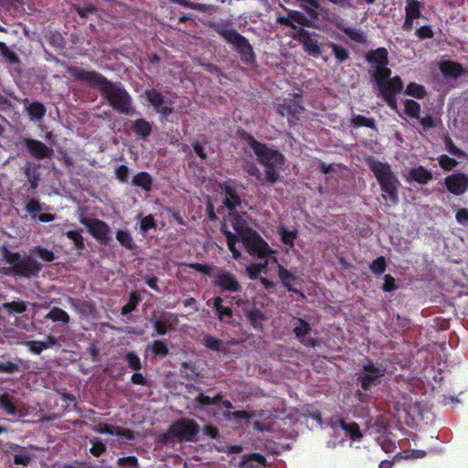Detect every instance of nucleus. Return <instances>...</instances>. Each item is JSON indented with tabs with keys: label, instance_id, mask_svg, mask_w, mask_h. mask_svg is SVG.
Wrapping results in <instances>:
<instances>
[{
	"label": "nucleus",
	"instance_id": "obj_3",
	"mask_svg": "<svg viewBox=\"0 0 468 468\" xmlns=\"http://www.w3.org/2000/svg\"><path fill=\"white\" fill-rule=\"evenodd\" d=\"M188 266L190 269H193L213 279V286L219 288L222 292H242V286L237 276L229 271L225 270L224 268L199 262L190 263Z\"/></svg>",
	"mask_w": 468,
	"mask_h": 468
},
{
	"label": "nucleus",
	"instance_id": "obj_49",
	"mask_svg": "<svg viewBox=\"0 0 468 468\" xmlns=\"http://www.w3.org/2000/svg\"><path fill=\"white\" fill-rule=\"evenodd\" d=\"M289 13L292 25L298 24L302 27H310L312 25L310 19H308L302 12L290 10Z\"/></svg>",
	"mask_w": 468,
	"mask_h": 468
},
{
	"label": "nucleus",
	"instance_id": "obj_60",
	"mask_svg": "<svg viewBox=\"0 0 468 468\" xmlns=\"http://www.w3.org/2000/svg\"><path fill=\"white\" fill-rule=\"evenodd\" d=\"M115 176L121 183H126L128 181L130 169L125 165H121L115 168Z\"/></svg>",
	"mask_w": 468,
	"mask_h": 468
},
{
	"label": "nucleus",
	"instance_id": "obj_56",
	"mask_svg": "<svg viewBox=\"0 0 468 468\" xmlns=\"http://www.w3.org/2000/svg\"><path fill=\"white\" fill-rule=\"evenodd\" d=\"M265 268H266V264L254 263V264H250V266H248L246 268V271H247V273H248V276L250 277V279L256 280L259 278V275Z\"/></svg>",
	"mask_w": 468,
	"mask_h": 468
},
{
	"label": "nucleus",
	"instance_id": "obj_45",
	"mask_svg": "<svg viewBox=\"0 0 468 468\" xmlns=\"http://www.w3.org/2000/svg\"><path fill=\"white\" fill-rule=\"evenodd\" d=\"M68 303L71 308L77 311L80 314H83L82 308L91 311L93 309V304L88 301H81L78 298L69 297L67 300Z\"/></svg>",
	"mask_w": 468,
	"mask_h": 468
},
{
	"label": "nucleus",
	"instance_id": "obj_44",
	"mask_svg": "<svg viewBox=\"0 0 468 468\" xmlns=\"http://www.w3.org/2000/svg\"><path fill=\"white\" fill-rule=\"evenodd\" d=\"M327 46L332 49L333 54L340 63L349 58V52L344 47L337 45L334 42H329Z\"/></svg>",
	"mask_w": 468,
	"mask_h": 468
},
{
	"label": "nucleus",
	"instance_id": "obj_31",
	"mask_svg": "<svg viewBox=\"0 0 468 468\" xmlns=\"http://www.w3.org/2000/svg\"><path fill=\"white\" fill-rule=\"evenodd\" d=\"M292 325L293 333L299 340L304 338L312 331L310 324L302 318H294Z\"/></svg>",
	"mask_w": 468,
	"mask_h": 468
},
{
	"label": "nucleus",
	"instance_id": "obj_46",
	"mask_svg": "<svg viewBox=\"0 0 468 468\" xmlns=\"http://www.w3.org/2000/svg\"><path fill=\"white\" fill-rule=\"evenodd\" d=\"M252 461L264 463L265 458L261 453L245 454L242 456L239 465L241 468H252Z\"/></svg>",
	"mask_w": 468,
	"mask_h": 468
},
{
	"label": "nucleus",
	"instance_id": "obj_17",
	"mask_svg": "<svg viewBox=\"0 0 468 468\" xmlns=\"http://www.w3.org/2000/svg\"><path fill=\"white\" fill-rule=\"evenodd\" d=\"M144 93L147 101L154 106V110L158 113H161L165 117L172 114V101H165L163 94L159 90L156 89H150L146 90Z\"/></svg>",
	"mask_w": 468,
	"mask_h": 468
},
{
	"label": "nucleus",
	"instance_id": "obj_48",
	"mask_svg": "<svg viewBox=\"0 0 468 468\" xmlns=\"http://www.w3.org/2000/svg\"><path fill=\"white\" fill-rule=\"evenodd\" d=\"M66 237L70 239L78 250L85 249L84 239L82 235L78 230H69L65 233Z\"/></svg>",
	"mask_w": 468,
	"mask_h": 468
},
{
	"label": "nucleus",
	"instance_id": "obj_11",
	"mask_svg": "<svg viewBox=\"0 0 468 468\" xmlns=\"http://www.w3.org/2000/svg\"><path fill=\"white\" fill-rule=\"evenodd\" d=\"M292 39L298 41L305 52L310 56L317 58L321 56L322 50L318 43V34L314 31H309L303 27H299L292 35Z\"/></svg>",
	"mask_w": 468,
	"mask_h": 468
},
{
	"label": "nucleus",
	"instance_id": "obj_62",
	"mask_svg": "<svg viewBox=\"0 0 468 468\" xmlns=\"http://www.w3.org/2000/svg\"><path fill=\"white\" fill-rule=\"evenodd\" d=\"M167 322L161 319H155L153 321V327L158 335H165L168 331Z\"/></svg>",
	"mask_w": 468,
	"mask_h": 468
},
{
	"label": "nucleus",
	"instance_id": "obj_26",
	"mask_svg": "<svg viewBox=\"0 0 468 468\" xmlns=\"http://www.w3.org/2000/svg\"><path fill=\"white\" fill-rule=\"evenodd\" d=\"M133 132L140 138L145 140L153 132L152 123L143 118H139L133 122Z\"/></svg>",
	"mask_w": 468,
	"mask_h": 468
},
{
	"label": "nucleus",
	"instance_id": "obj_63",
	"mask_svg": "<svg viewBox=\"0 0 468 468\" xmlns=\"http://www.w3.org/2000/svg\"><path fill=\"white\" fill-rule=\"evenodd\" d=\"M117 465L119 467H137L138 466V459L135 456H126L121 457L117 460Z\"/></svg>",
	"mask_w": 468,
	"mask_h": 468
},
{
	"label": "nucleus",
	"instance_id": "obj_52",
	"mask_svg": "<svg viewBox=\"0 0 468 468\" xmlns=\"http://www.w3.org/2000/svg\"><path fill=\"white\" fill-rule=\"evenodd\" d=\"M31 254L36 255L37 257L40 258L41 260L47 262H51L55 259V255L52 250H49L42 247H36L33 250H31Z\"/></svg>",
	"mask_w": 468,
	"mask_h": 468
},
{
	"label": "nucleus",
	"instance_id": "obj_23",
	"mask_svg": "<svg viewBox=\"0 0 468 468\" xmlns=\"http://www.w3.org/2000/svg\"><path fill=\"white\" fill-rule=\"evenodd\" d=\"M407 179L421 185H427L432 179V173L426 167L419 165L410 169Z\"/></svg>",
	"mask_w": 468,
	"mask_h": 468
},
{
	"label": "nucleus",
	"instance_id": "obj_7",
	"mask_svg": "<svg viewBox=\"0 0 468 468\" xmlns=\"http://www.w3.org/2000/svg\"><path fill=\"white\" fill-rule=\"evenodd\" d=\"M199 430V425L194 420L180 419L170 426L164 438L165 441L173 438L179 441H194Z\"/></svg>",
	"mask_w": 468,
	"mask_h": 468
},
{
	"label": "nucleus",
	"instance_id": "obj_4",
	"mask_svg": "<svg viewBox=\"0 0 468 468\" xmlns=\"http://www.w3.org/2000/svg\"><path fill=\"white\" fill-rule=\"evenodd\" d=\"M369 167L383 192V198L388 199L393 205L398 204L400 182L392 171L390 165L380 161H372Z\"/></svg>",
	"mask_w": 468,
	"mask_h": 468
},
{
	"label": "nucleus",
	"instance_id": "obj_22",
	"mask_svg": "<svg viewBox=\"0 0 468 468\" xmlns=\"http://www.w3.org/2000/svg\"><path fill=\"white\" fill-rule=\"evenodd\" d=\"M229 220L233 227L237 237L239 239L247 233V230H251L252 229L248 226L246 219L243 216L236 211H231L229 214Z\"/></svg>",
	"mask_w": 468,
	"mask_h": 468
},
{
	"label": "nucleus",
	"instance_id": "obj_33",
	"mask_svg": "<svg viewBox=\"0 0 468 468\" xmlns=\"http://www.w3.org/2000/svg\"><path fill=\"white\" fill-rule=\"evenodd\" d=\"M340 428L345 431L353 441L360 440L363 434L360 431L359 425L356 422H346L343 419L339 420Z\"/></svg>",
	"mask_w": 468,
	"mask_h": 468
},
{
	"label": "nucleus",
	"instance_id": "obj_39",
	"mask_svg": "<svg viewBox=\"0 0 468 468\" xmlns=\"http://www.w3.org/2000/svg\"><path fill=\"white\" fill-rule=\"evenodd\" d=\"M123 360L127 363L128 368L133 371H140L143 368L141 358L134 351H126Z\"/></svg>",
	"mask_w": 468,
	"mask_h": 468
},
{
	"label": "nucleus",
	"instance_id": "obj_58",
	"mask_svg": "<svg viewBox=\"0 0 468 468\" xmlns=\"http://www.w3.org/2000/svg\"><path fill=\"white\" fill-rule=\"evenodd\" d=\"M415 36L420 39L432 38L434 37V32L431 26L425 25L416 29Z\"/></svg>",
	"mask_w": 468,
	"mask_h": 468
},
{
	"label": "nucleus",
	"instance_id": "obj_30",
	"mask_svg": "<svg viewBox=\"0 0 468 468\" xmlns=\"http://www.w3.org/2000/svg\"><path fill=\"white\" fill-rule=\"evenodd\" d=\"M132 185L141 187L145 192H150L153 186V177L148 172H139L133 176Z\"/></svg>",
	"mask_w": 468,
	"mask_h": 468
},
{
	"label": "nucleus",
	"instance_id": "obj_28",
	"mask_svg": "<svg viewBox=\"0 0 468 468\" xmlns=\"http://www.w3.org/2000/svg\"><path fill=\"white\" fill-rule=\"evenodd\" d=\"M278 234L281 237L282 242L292 249L295 245V239L298 238L299 232L296 229H289L285 226L281 225L278 227Z\"/></svg>",
	"mask_w": 468,
	"mask_h": 468
},
{
	"label": "nucleus",
	"instance_id": "obj_14",
	"mask_svg": "<svg viewBox=\"0 0 468 468\" xmlns=\"http://www.w3.org/2000/svg\"><path fill=\"white\" fill-rule=\"evenodd\" d=\"M448 192L454 196H462L468 190V176L463 172H456L444 178Z\"/></svg>",
	"mask_w": 468,
	"mask_h": 468
},
{
	"label": "nucleus",
	"instance_id": "obj_41",
	"mask_svg": "<svg viewBox=\"0 0 468 468\" xmlns=\"http://www.w3.org/2000/svg\"><path fill=\"white\" fill-rule=\"evenodd\" d=\"M141 301V296L136 292H132L129 296V302L122 306L121 314L122 315L131 314L136 309Z\"/></svg>",
	"mask_w": 468,
	"mask_h": 468
},
{
	"label": "nucleus",
	"instance_id": "obj_59",
	"mask_svg": "<svg viewBox=\"0 0 468 468\" xmlns=\"http://www.w3.org/2000/svg\"><path fill=\"white\" fill-rule=\"evenodd\" d=\"M398 285L396 283V280L390 274H386L384 276V283L381 285V289L383 292H390L398 289Z\"/></svg>",
	"mask_w": 468,
	"mask_h": 468
},
{
	"label": "nucleus",
	"instance_id": "obj_13",
	"mask_svg": "<svg viewBox=\"0 0 468 468\" xmlns=\"http://www.w3.org/2000/svg\"><path fill=\"white\" fill-rule=\"evenodd\" d=\"M373 80L382 97L398 96L404 88L403 81L399 76L391 77V75H384Z\"/></svg>",
	"mask_w": 468,
	"mask_h": 468
},
{
	"label": "nucleus",
	"instance_id": "obj_50",
	"mask_svg": "<svg viewBox=\"0 0 468 468\" xmlns=\"http://www.w3.org/2000/svg\"><path fill=\"white\" fill-rule=\"evenodd\" d=\"M91 447L90 449V452L95 456L100 457L102 453L106 452V445L105 443L97 437H93L90 439Z\"/></svg>",
	"mask_w": 468,
	"mask_h": 468
},
{
	"label": "nucleus",
	"instance_id": "obj_15",
	"mask_svg": "<svg viewBox=\"0 0 468 468\" xmlns=\"http://www.w3.org/2000/svg\"><path fill=\"white\" fill-rule=\"evenodd\" d=\"M46 320H50L53 323H59L61 324H68L70 322L69 314L59 307L50 308L44 315L43 320L37 317V312L31 314V330L37 329V323H44Z\"/></svg>",
	"mask_w": 468,
	"mask_h": 468
},
{
	"label": "nucleus",
	"instance_id": "obj_53",
	"mask_svg": "<svg viewBox=\"0 0 468 468\" xmlns=\"http://www.w3.org/2000/svg\"><path fill=\"white\" fill-rule=\"evenodd\" d=\"M438 162L444 171H452L458 165V162L455 159L448 156L447 154H441L438 157Z\"/></svg>",
	"mask_w": 468,
	"mask_h": 468
},
{
	"label": "nucleus",
	"instance_id": "obj_19",
	"mask_svg": "<svg viewBox=\"0 0 468 468\" xmlns=\"http://www.w3.org/2000/svg\"><path fill=\"white\" fill-rule=\"evenodd\" d=\"M439 69L445 79L456 80L464 74V69L459 62L444 60L440 63Z\"/></svg>",
	"mask_w": 468,
	"mask_h": 468
},
{
	"label": "nucleus",
	"instance_id": "obj_55",
	"mask_svg": "<svg viewBox=\"0 0 468 468\" xmlns=\"http://www.w3.org/2000/svg\"><path fill=\"white\" fill-rule=\"evenodd\" d=\"M247 317L254 328L259 329L262 327L261 320L263 318V314L260 310L255 309L250 311Z\"/></svg>",
	"mask_w": 468,
	"mask_h": 468
},
{
	"label": "nucleus",
	"instance_id": "obj_34",
	"mask_svg": "<svg viewBox=\"0 0 468 468\" xmlns=\"http://www.w3.org/2000/svg\"><path fill=\"white\" fill-rule=\"evenodd\" d=\"M405 3V16L413 18L415 20L421 16L422 4L420 1L406 0Z\"/></svg>",
	"mask_w": 468,
	"mask_h": 468
},
{
	"label": "nucleus",
	"instance_id": "obj_40",
	"mask_svg": "<svg viewBox=\"0 0 468 468\" xmlns=\"http://www.w3.org/2000/svg\"><path fill=\"white\" fill-rule=\"evenodd\" d=\"M57 344V338L54 335H48L46 341H31V352L39 354L41 351L53 346Z\"/></svg>",
	"mask_w": 468,
	"mask_h": 468
},
{
	"label": "nucleus",
	"instance_id": "obj_38",
	"mask_svg": "<svg viewBox=\"0 0 468 468\" xmlns=\"http://www.w3.org/2000/svg\"><path fill=\"white\" fill-rule=\"evenodd\" d=\"M136 218L139 220L142 234H145L151 229H156V222L153 215L143 216L142 213H139Z\"/></svg>",
	"mask_w": 468,
	"mask_h": 468
},
{
	"label": "nucleus",
	"instance_id": "obj_10",
	"mask_svg": "<svg viewBox=\"0 0 468 468\" xmlns=\"http://www.w3.org/2000/svg\"><path fill=\"white\" fill-rule=\"evenodd\" d=\"M240 239L247 251L252 256L262 259L272 252L269 244L254 229L247 230V233Z\"/></svg>",
	"mask_w": 468,
	"mask_h": 468
},
{
	"label": "nucleus",
	"instance_id": "obj_47",
	"mask_svg": "<svg viewBox=\"0 0 468 468\" xmlns=\"http://www.w3.org/2000/svg\"><path fill=\"white\" fill-rule=\"evenodd\" d=\"M265 167V180L266 182L274 185L280 180V170L282 166H270Z\"/></svg>",
	"mask_w": 468,
	"mask_h": 468
},
{
	"label": "nucleus",
	"instance_id": "obj_2",
	"mask_svg": "<svg viewBox=\"0 0 468 468\" xmlns=\"http://www.w3.org/2000/svg\"><path fill=\"white\" fill-rule=\"evenodd\" d=\"M233 22L228 19L222 22L211 23L210 27L219 35L231 48L238 53L240 61L248 66L254 67L256 65V53L249 39L232 28Z\"/></svg>",
	"mask_w": 468,
	"mask_h": 468
},
{
	"label": "nucleus",
	"instance_id": "obj_20",
	"mask_svg": "<svg viewBox=\"0 0 468 468\" xmlns=\"http://www.w3.org/2000/svg\"><path fill=\"white\" fill-rule=\"evenodd\" d=\"M303 106L296 101H284L277 107V112L282 116H291L294 119H299L300 115L303 112Z\"/></svg>",
	"mask_w": 468,
	"mask_h": 468
},
{
	"label": "nucleus",
	"instance_id": "obj_35",
	"mask_svg": "<svg viewBox=\"0 0 468 468\" xmlns=\"http://www.w3.org/2000/svg\"><path fill=\"white\" fill-rule=\"evenodd\" d=\"M404 93L406 95L411 96L413 98L422 100L427 96L426 89L423 85L416 83V82H410L406 90H404Z\"/></svg>",
	"mask_w": 468,
	"mask_h": 468
},
{
	"label": "nucleus",
	"instance_id": "obj_9",
	"mask_svg": "<svg viewBox=\"0 0 468 468\" xmlns=\"http://www.w3.org/2000/svg\"><path fill=\"white\" fill-rule=\"evenodd\" d=\"M0 250L3 260L10 265L5 270V274L29 277V257L22 258L18 252L11 251L5 245H3Z\"/></svg>",
	"mask_w": 468,
	"mask_h": 468
},
{
	"label": "nucleus",
	"instance_id": "obj_12",
	"mask_svg": "<svg viewBox=\"0 0 468 468\" xmlns=\"http://www.w3.org/2000/svg\"><path fill=\"white\" fill-rule=\"evenodd\" d=\"M80 223L88 229L91 236L101 244H109L111 229L106 222L98 218H85L80 219Z\"/></svg>",
	"mask_w": 468,
	"mask_h": 468
},
{
	"label": "nucleus",
	"instance_id": "obj_51",
	"mask_svg": "<svg viewBox=\"0 0 468 468\" xmlns=\"http://www.w3.org/2000/svg\"><path fill=\"white\" fill-rule=\"evenodd\" d=\"M173 4H177L184 7L191 8L199 12H206L207 10V6L202 3L191 2L188 0H169Z\"/></svg>",
	"mask_w": 468,
	"mask_h": 468
},
{
	"label": "nucleus",
	"instance_id": "obj_57",
	"mask_svg": "<svg viewBox=\"0 0 468 468\" xmlns=\"http://www.w3.org/2000/svg\"><path fill=\"white\" fill-rule=\"evenodd\" d=\"M222 341L210 335L204 337V346L213 351H219Z\"/></svg>",
	"mask_w": 468,
	"mask_h": 468
},
{
	"label": "nucleus",
	"instance_id": "obj_25",
	"mask_svg": "<svg viewBox=\"0 0 468 468\" xmlns=\"http://www.w3.org/2000/svg\"><path fill=\"white\" fill-rule=\"evenodd\" d=\"M54 154L52 148L47 146L44 143L31 139V156L38 159L49 158Z\"/></svg>",
	"mask_w": 468,
	"mask_h": 468
},
{
	"label": "nucleus",
	"instance_id": "obj_6",
	"mask_svg": "<svg viewBox=\"0 0 468 468\" xmlns=\"http://www.w3.org/2000/svg\"><path fill=\"white\" fill-rule=\"evenodd\" d=\"M366 61L370 65L368 73L372 80H376L384 75H391L392 71L388 67L389 64L388 51L386 48H378L370 49L365 56Z\"/></svg>",
	"mask_w": 468,
	"mask_h": 468
},
{
	"label": "nucleus",
	"instance_id": "obj_18",
	"mask_svg": "<svg viewBox=\"0 0 468 468\" xmlns=\"http://www.w3.org/2000/svg\"><path fill=\"white\" fill-rule=\"evenodd\" d=\"M96 431L101 434L115 435L127 441H133L135 438L133 431L107 423L99 424Z\"/></svg>",
	"mask_w": 468,
	"mask_h": 468
},
{
	"label": "nucleus",
	"instance_id": "obj_43",
	"mask_svg": "<svg viewBox=\"0 0 468 468\" xmlns=\"http://www.w3.org/2000/svg\"><path fill=\"white\" fill-rule=\"evenodd\" d=\"M387 269V261L384 256H379L369 264L370 271L376 275H382Z\"/></svg>",
	"mask_w": 468,
	"mask_h": 468
},
{
	"label": "nucleus",
	"instance_id": "obj_8",
	"mask_svg": "<svg viewBox=\"0 0 468 468\" xmlns=\"http://www.w3.org/2000/svg\"><path fill=\"white\" fill-rule=\"evenodd\" d=\"M385 374V367L375 365L370 358L366 357L361 372L356 378V382L360 384V387L364 391H368L371 387L377 386L380 383V378L384 377Z\"/></svg>",
	"mask_w": 468,
	"mask_h": 468
},
{
	"label": "nucleus",
	"instance_id": "obj_37",
	"mask_svg": "<svg viewBox=\"0 0 468 468\" xmlns=\"http://www.w3.org/2000/svg\"><path fill=\"white\" fill-rule=\"evenodd\" d=\"M404 104V112L407 116L412 119H420V104L411 99H406L403 101Z\"/></svg>",
	"mask_w": 468,
	"mask_h": 468
},
{
	"label": "nucleus",
	"instance_id": "obj_21",
	"mask_svg": "<svg viewBox=\"0 0 468 468\" xmlns=\"http://www.w3.org/2000/svg\"><path fill=\"white\" fill-rule=\"evenodd\" d=\"M213 301V309L217 313L218 319L226 324H230L231 319L233 317V310L229 306H224L223 298L220 296H216L212 299Z\"/></svg>",
	"mask_w": 468,
	"mask_h": 468
},
{
	"label": "nucleus",
	"instance_id": "obj_5",
	"mask_svg": "<svg viewBox=\"0 0 468 468\" xmlns=\"http://www.w3.org/2000/svg\"><path fill=\"white\" fill-rule=\"evenodd\" d=\"M239 134L253 150L261 165L263 166H283L285 157L279 150L269 148L244 130L239 132Z\"/></svg>",
	"mask_w": 468,
	"mask_h": 468
},
{
	"label": "nucleus",
	"instance_id": "obj_29",
	"mask_svg": "<svg viewBox=\"0 0 468 468\" xmlns=\"http://www.w3.org/2000/svg\"><path fill=\"white\" fill-rule=\"evenodd\" d=\"M279 278L282 281V285L289 291L293 292H300L293 287V283L298 280L295 274L291 272L289 270L282 266H279L278 271Z\"/></svg>",
	"mask_w": 468,
	"mask_h": 468
},
{
	"label": "nucleus",
	"instance_id": "obj_61",
	"mask_svg": "<svg viewBox=\"0 0 468 468\" xmlns=\"http://www.w3.org/2000/svg\"><path fill=\"white\" fill-rule=\"evenodd\" d=\"M0 406L9 414H15L16 409L7 394L0 396Z\"/></svg>",
	"mask_w": 468,
	"mask_h": 468
},
{
	"label": "nucleus",
	"instance_id": "obj_27",
	"mask_svg": "<svg viewBox=\"0 0 468 468\" xmlns=\"http://www.w3.org/2000/svg\"><path fill=\"white\" fill-rule=\"evenodd\" d=\"M221 232L225 235L227 239V245L232 256L235 260H239L241 257L240 251L236 248V243L238 241L239 237L235 235L233 232L229 230L227 224H222L220 228Z\"/></svg>",
	"mask_w": 468,
	"mask_h": 468
},
{
	"label": "nucleus",
	"instance_id": "obj_54",
	"mask_svg": "<svg viewBox=\"0 0 468 468\" xmlns=\"http://www.w3.org/2000/svg\"><path fill=\"white\" fill-rule=\"evenodd\" d=\"M46 112L45 106L37 101L31 102V121H40Z\"/></svg>",
	"mask_w": 468,
	"mask_h": 468
},
{
	"label": "nucleus",
	"instance_id": "obj_16",
	"mask_svg": "<svg viewBox=\"0 0 468 468\" xmlns=\"http://www.w3.org/2000/svg\"><path fill=\"white\" fill-rule=\"evenodd\" d=\"M220 187L225 194L223 204L230 212L241 206L242 200L238 194L236 180L228 179Z\"/></svg>",
	"mask_w": 468,
	"mask_h": 468
},
{
	"label": "nucleus",
	"instance_id": "obj_24",
	"mask_svg": "<svg viewBox=\"0 0 468 468\" xmlns=\"http://www.w3.org/2000/svg\"><path fill=\"white\" fill-rule=\"evenodd\" d=\"M115 238L120 245L125 248L127 250L135 252L138 249L131 232L128 229H118L116 231Z\"/></svg>",
	"mask_w": 468,
	"mask_h": 468
},
{
	"label": "nucleus",
	"instance_id": "obj_1",
	"mask_svg": "<svg viewBox=\"0 0 468 468\" xmlns=\"http://www.w3.org/2000/svg\"><path fill=\"white\" fill-rule=\"evenodd\" d=\"M66 72L75 80L89 84L98 89L104 99L116 112L132 116L135 113L133 99L121 82H112L95 70H85L79 67L67 65L62 62Z\"/></svg>",
	"mask_w": 468,
	"mask_h": 468
},
{
	"label": "nucleus",
	"instance_id": "obj_36",
	"mask_svg": "<svg viewBox=\"0 0 468 468\" xmlns=\"http://www.w3.org/2000/svg\"><path fill=\"white\" fill-rule=\"evenodd\" d=\"M339 29L344 32L351 40L356 43L366 44L367 41V36L360 29L353 28L350 27H340Z\"/></svg>",
	"mask_w": 468,
	"mask_h": 468
},
{
	"label": "nucleus",
	"instance_id": "obj_64",
	"mask_svg": "<svg viewBox=\"0 0 468 468\" xmlns=\"http://www.w3.org/2000/svg\"><path fill=\"white\" fill-rule=\"evenodd\" d=\"M455 219L460 225H463L464 227L468 226V209H458L455 215Z\"/></svg>",
	"mask_w": 468,
	"mask_h": 468
},
{
	"label": "nucleus",
	"instance_id": "obj_42",
	"mask_svg": "<svg viewBox=\"0 0 468 468\" xmlns=\"http://www.w3.org/2000/svg\"><path fill=\"white\" fill-rule=\"evenodd\" d=\"M148 349L155 356L165 357L169 354V348L163 340H155L149 346Z\"/></svg>",
	"mask_w": 468,
	"mask_h": 468
},
{
	"label": "nucleus",
	"instance_id": "obj_32",
	"mask_svg": "<svg viewBox=\"0 0 468 468\" xmlns=\"http://www.w3.org/2000/svg\"><path fill=\"white\" fill-rule=\"evenodd\" d=\"M350 123L355 128L367 127L374 131L378 130L374 118H368L360 114H354L350 120Z\"/></svg>",
	"mask_w": 468,
	"mask_h": 468
}]
</instances>
